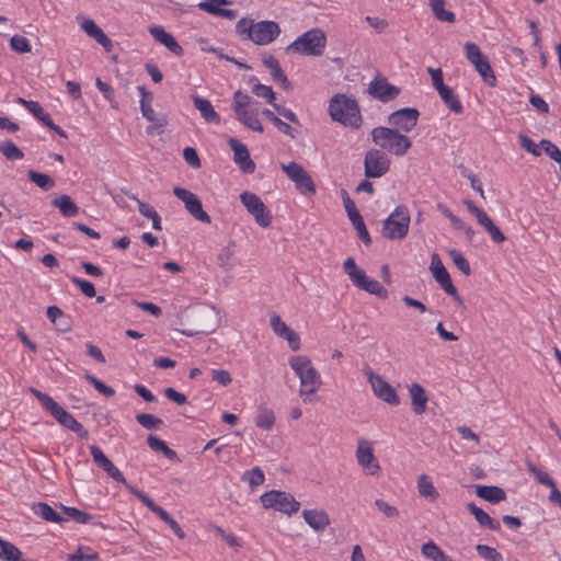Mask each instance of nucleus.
Instances as JSON below:
<instances>
[{
	"label": "nucleus",
	"instance_id": "f257e3e1",
	"mask_svg": "<svg viewBox=\"0 0 561 561\" xmlns=\"http://www.w3.org/2000/svg\"><path fill=\"white\" fill-rule=\"evenodd\" d=\"M181 324L180 331L186 336L208 334L218 325L217 312L214 308H191L182 312Z\"/></svg>",
	"mask_w": 561,
	"mask_h": 561
},
{
	"label": "nucleus",
	"instance_id": "f03ea898",
	"mask_svg": "<svg viewBox=\"0 0 561 561\" xmlns=\"http://www.w3.org/2000/svg\"><path fill=\"white\" fill-rule=\"evenodd\" d=\"M289 366L300 380L299 394L304 402H310L320 388L322 381L319 371L312 366L310 358L306 355H295L289 358Z\"/></svg>",
	"mask_w": 561,
	"mask_h": 561
},
{
	"label": "nucleus",
	"instance_id": "7ed1b4c3",
	"mask_svg": "<svg viewBox=\"0 0 561 561\" xmlns=\"http://www.w3.org/2000/svg\"><path fill=\"white\" fill-rule=\"evenodd\" d=\"M237 33L244 39L256 45H267L274 42L280 34V27L275 21L254 22L252 19L242 18L236 25Z\"/></svg>",
	"mask_w": 561,
	"mask_h": 561
},
{
	"label": "nucleus",
	"instance_id": "20e7f679",
	"mask_svg": "<svg viewBox=\"0 0 561 561\" xmlns=\"http://www.w3.org/2000/svg\"><path fill=\"white\" fill-rule=\"evenodd\" d=\"M329 114L334 122L353 129H358L363 122L358 103L345 94H336L330 100Z\"/></svg>",
	"mask_w": 561,
	"mask_h": 561
},
{
	"label": "nucleus",
	"instance_id": "39448f33",
	"mask_svg": "<svg viewBox=\"0 0 561 561\" xmlns=\"http://www.w3.org/2000/svg\"><path fill=\"white\" fill-rule=\"evenodd\" d=\"M373 142L381 149L396 154L403 156L412 146L410 138L398 129L378 126L371 130Z\"/></svg>",
	"mask_w": 561,
	"mask_h": 561
},
{
	"label": "nucleus",
	"instance_id": "423d86ee",
	"mask_svg": "<svg viewBox=\"0 0 561 561\" xmlns=\"http://www.w3.org/2000/svg\"><path fill=\"white\" fill-rule=\"evenodd\" d=\"M325 45V33L321 28L316 27L298 36L286 47V50L305 56H321Z\"/></svg>",
	"mask_w": 561,
	"mask_h": 561
},
{
	"label": "nucleus",
	"instance_id": "0eeeda50",
	"mask_svg": "<svg viewBox=\"0 0 561 561\" xmlns=\"http://www.w3.org/2000/svg\"><path fill=\"white\" fill-rule=\"evenodd\" d=\"M410 211L407 206L399 205L385 219L381 233L388 240H403L409 232Z\"/></svg>",
	"mask_w": 561,
	"mask_h": 561
},
{
	"label": "nucleus",
	"instance_id": "6e6552de",
	"mask_svg": "<svg viewBox=\"0 0 561 561\" xmlns=\"http://www.w3.org/2000/svg\"><path fill=\"white\" fill-rule=\"evenodd\" d=\"M343 270L357 288L382 299L388 297V290L378 280L368 278L365 271L357 267L353 257H347L344 261Z\"/></svg>",
	"mask_w": 561,
	"mask_h": 561
},
{
	"label": "nucleus",
	"instance_id": "1a4fd4ad",
	"mask_svg": "<svg viewBox=\"0 0 561 561\" xmlns=\"http://www.w3.org/2000/svg\"><path fill=\"white\" fill-rule=\"evenodd\" d=\"M260 500L264 508H273L287 515L297 513L300 508V503L284 491L272 490L262 494Z\"/></svg>",
	"mask_w": 561,
	"mask_h": 561
},
{
	"label": "nucleus",
	"instance_id": "9d476101",
	"mask_svg": "<svg viewBox=\"0 0 561 561\" xmlns=\"http://www.w3.org/2000/svg\"><path fill=\"white\" fill-rule=\"evenodd\" d=\"M466 57L474 66L476 70L489 85H495L496 78L488 58L481 53L477 44L467 42L465 44Z\"/></svg>",
	"mask_w": 561,
	"mask_h": 561
},
{
	"label": "nucleus",
	"instance_id": "9b49d317",
	"mask_svg": "<svg viewBox=\"0 0 561 561\" xmlns=\"http://www.w3.org/2000/svg\"><path fill=\"white\" fill-rule=\"evenodd\" d=\"M430 270L433 274L435 280L440 285L443 290L453 297V299L458 304L462 305L463 301L458 294L457 288L454 286L450 275L446 267L444 266L439 255L437 253H433L431 256V265Z\"/></svg>",
	"mask_w": 561,
	"mask_h": 561
},
{
	"label": "nucleus",
	"instance_id": "f8f14e48",
	"mask_svg": "<svg viewBox=\"0 0 561 561\" xmlns=\"http://www.w3.org/2000/svg\"><path fill=\"white\" fill-rule=\"evenodd\" d=\"M240 201L243 206L247 208L249 214H251L255 222L262 227L267 228L272 222V215L266 209V206L262 202V199L254 193L243 192L240 194Z\"/></svg>",
	"mask_w": 561,
	"mask_h": 561
},
{
	"label": "nucleus",
	"instance_id": "ddd939ff",
	"mask_svg": "<svg viewBox=\"0 0 561 561\" xmlns=\"http://www.w3.org/2000/svg\"><path fill=\"white\" fill-rule=\"evenodd\" d=\"M365 375L377 398L391 405H398L400 403L396 389L381 376L375 374L369 367L365 369Z\"/></svg>",
	"mask_w": 561,
	"mask_h": 561
},
{
	"label": "nucleus",
	"instance_id": "4468645a",
	"mask_svg": "<svg viewBox=\"0 0 561 561\" xmlns=\"http://www.w3.org/2000/svg\"><path fill=\"white\" fill-rule=\"evenodd\" d=\"M390 169V159L378 149H370L364 159V171L366 178H381Z\"/></svg>",
	"mask_w": 561,
	"mask_h": 561
},
{
	"label": "nucleus",
	"instance_id": "2eb2a0df",
	"mask_svg": "<svg viewBox=\"0 0 561 561\" xmlns=\"http://www.w3.org/2000/svg\"><path fill=\"white\" fill-rule=\"evenodd\" d=\"M173 194L184 203L185 209L197 220L210 224L209 215L203 209L202 202L198 196L186 188L174 187Z\"/></svg>",
	"mask_w": 561,
	"mask_h": 561
},
{
	"label": "nucleus",
	"instance_id": "dca6fc26",
	"mask_svg": "<svg viewBox=\"0 0 561 561\" xmlns=\"http://www.w3.org/2000/svg\"><path fill=\"white\" fill-rule=\"evenodd\" d=\"M468 211L476 217L478 224L489 233L492 241L495 243H502L506 240L505 234L501 229L493 222L490 216L471 201H465Z\"/></svg>",
	"mask_w": 561,
	"mask_h": 561
},
{
	"label": "nucleus",
	"instance_id": "f3484780",
	"mask_svg": "<svg viewBox=\"0 0 561 561\" xmlns=\"http://www.w3.org/2000/svg\"><path fill=\"white\" fill-rule=\"evenodd\" d=\"M419 116L420 112L416 108L403 107L392 112L387 122L390 126L396 127L394 129H398L399 133H409L416 126Z\"/></svg>",
	"mask_w": 561,
	"mask_h": 561
},
{
	"label": "nucleus",
	"instance_id": "a211bd4d",
	"mask_svg": "<svg viewBox=\"0 0 561 561\" xmlns=\"http://www.w3.org/2000/svg\"><path fill=\"white\" fill-rule=\"evenodd\" d=\"M357 463L368 476H376L380 471V465L374 455V450L366 439H359L356 449Z\"/></svg>",
	"mask_w": 561,
	"mask_h": 561
},
{
	"label": "nucleus",
	"instance_id": "6ab92c4d",
	"mask_svg": "<svg viewBox=\"0 0 561 561\" xmlns=\"http://www.w3.org/2000/svg\"><path fill=\"white\" fill-rule=\"evenodd\" d=\"M228 145L233 151V161L239 169L247 174L255 171V163L250 157L248 147L234 138L228 139Z\"/></svg>",
	"mask_w": 561,
	"mask_h": 561
},
{
	"label": "nucleus",
	"instance_id": "aec40b11",
	"mask_svg": "<svg viewBox=\"0 0 561 561\" xmlns=\"http://www.w3.org/2000/svg\"><path fill=\"white\" fill-rule=\"evenodd\" d=\"M368 92L381 102H390L400 94V89L390 84L386 78H376L369 83Z\"/></svg>",
	"mask_w": 561,
	"mask_h": 561
},
{
	"label": "nucleus",
	"instance_id": "412c9836",
	"mask_svg": "<svg viewBox=\"0 0 561 561\" xmlns=\"http://www.w3.org/2000/svg\"><path fill=\"white\" fill-rule=\"evenodd\" d=\"M149 33L153 36V38L160 44L164 45L171 53L176 56H182L184 54L183 48L176 42L174 36L168 33L162 26L153 25L149 27Z\"/></svg>",
	"mask_w": 561,
	"mask_h": 561
},
{
	"label": "nucleus",
	"instance_id": "4be33fe9",
	"mask_svg": "<svg viewBox=\"0 0 561 561\" xmlns=\"http://www.w3.org/2000/svg\"><path fill=\"white\" fill-rule=\"evenodd\" d=\"M30 391L42 403L44 409L47 410L54 416V419L57 422L60 423V420H62L67 415L68 412L47 393H44L33 387L30 388Z\"/></svg>",
	"mask_w": 561,
	"mask_h": 561
},
{
	"label": "nucleus",
	"instance_id": "5701e85b",
	"mask_svg": "<svg viewBox=\"0 0 561 561\" xmlns=\"http://www.w3.org/2000/svg\"><path fill=\"white\" fill-rule=\"evenodd\" d=\"M81 28L98 44H100L106 51H111L113 43L110 37L102 31V28L92 20L85 19L81 23Z\"/></svg>",
	"mask_w": 561,
	"mask_h": 561
},
{
	"label": "nucleus",
	"instance_id": "b1692460",
	"mask_svg": "<svg viewBox=\"0 0 561 561\" xmlns=\"http://www.w3.org/2000/svg\"><path fill=\"white\" fill-rule=\"evenodd\" d=\"M263 65L270 69L273 80L279 83L285 90H290L291 84L284 73L278 60L270 54H264L262 57Z\"/></svg>",
	"mask_w": 561,
	"mask_h": 561
},
{
	"label": "nucleus",
	"instance_id": "393cba45",
	"mask_svg": "<svg viewBox=\"0 0 561 561\" xmlns=\"http://www.w3.org/2000/svg\"><path fill=\"white\" fill-rule=\"evenodd\" d=\"M302 517L316 531H323L331 523L330 516L324 510H304Z\"/></svg>",
	"mask_w": 561,
	"mask_h": 561
},
{
	"label": "nucleus",
	"instance_id": "a878e982",
	"mask_svg": "<svg viewBox=\"0 0 561 561\" xmlns=\"http://www.w3.org/2000/svg\"><path fill=\"white\" fill-rule=\"evenodd\" d=\"M409 393L414 413L423 414L426 410V403L428 401L425 389L420 383L413 382L409 387Z\"/></svg>",
	"mask_w": 561,
	"mask_h": 561
},
{
	"label": "nucleus",
	"instance_id": "bb28decb",
	"mask_svg": "<svg viewBox=\"0 0 561 561\" xmlns=\"http://www.w3.org/2000/svg\"><path fill=\"white\" fill-rule=\"evenodd\" d=\"M127 490L139 499L146 507L159 516L164 523L170 519L171 515L164 508L156 504L144 491L138 490L133 485H127Z\"/></svg>",
	"mask_w": 561,
	"mask_h": 561
},
{
	"label": "nucleus",
	"instance_id": "cd10ccee",
	"mask_svg": "<svg viewBox=\"0 0 561 561\" xmlns=\"http://www.w3.org/2000/svg\"><path fill=\"white\" fill-rule=\"evenodd\" d=\"M192 100H193L195 108L199 111L201 115L207 123H214V124L220 123V116L215 111L210 101H208L204 98H201L198 95H192Z\"/></svg>",
	"mask_w": 561,
	"mask_h": 561
},
{
	"label": "nucleus",
	"instance_id": "c85d7f7f",
	"mask_svg": "<svg viewBox=\"0 0 561 561\" xmlns=\"http://www.w3.org/2000/svg\"><path fill=\"white\" fill-rule=\"evenodd\" d=\"M467 510L476 517L480 526L488 527L491 530H499L501 528L497 520L493 519L486 512L478 507L474 503H468Z\"/></svg>",
	"mask_w": 561,
	"mask_h": 561
},
{
	"label": "nucleus",
	"instance_id": "c756f323",
	"mask_svg": "<svg viewBox=\"0 0 561 561\" xmlns=\"http://www.w3.org/2000/svg\"><path fill=\"white\" fill-rule=\"evenodd\" d=\"M33 512L43 518L44 520L61 524L64 522H67V518H65L61 514L57 513L50 505L44 502H38L33 505Z\"/></svg>",
	"mask_w": 561,
	"mask_h": 561
},
{
	"label": "nucleus",
	"instance_id": "7c9ffc66",
	"mask_svg": "<svg viewBox=\"0 0 561 561\" xmlns=\"http://www.w3.org/2000/svg\"><path fill=\"white\" fill-rule=\"evenodd\" d=\"M476 493L479 497L491 503H499L506 499L505 491L495 485H477Z\"/></svg>",
	"mask_w": 561,
	"mask_h": 561
},
{
	"label": "nucleus",
	"instance_id": "2f4dec72",
	"mask_svg": "<svg viewBox=\"0 0 561 561\" xmlns=\"http://www.w3.org/2000/svg\"><path fill=\"white\" fill-rule=\"evenodd\" d=\"M51 205L59 209L65 217H75L79 214V207L69 195H60L51 201Z\"/></svg>",
	"mask_w": 561,
	"mask_h": 561
},
{
	"label": "nucleus",
	"instance_id": "473e14b6",
	"mask_svg": "<svg viewBox=\"0 0 561 561\" xmlns=\"http://www.w3.org/2000/svg\"><path fill=\"white\" fill-rule=\"evenodd\" d=\"M18 102L22 104L30 113H32L38 121H41L45 126H50L53 122L50 115L44 111L41 104L36 101H27L22 98H19Z\"/></svg>",
	"mask_w": 561,
	"mask_h": 561
},
{
	"label": "nucleus",
	"instance_id": "72a5a7b5",
	"mask_svg": "<svg viewBox=\"0 0 561 561\" xmlns=\"http://www.w3.org/2000/svg\"><path fill=\"white\" fill-rule=\"evenodd\" d=\"M438 94L444 102V104L454 113L460 114L463 111L462 104L459 101V98L451 88L448 85L438 91Z\"/></svg>",
	"mask_w": 561,
	"mask_h": 561
},
{
	"label": "nucleus",
	"instance_id": "f704fd0d",
	"mask_svg": "<svg viewBox=\"0 0 561 561\" xmlns=\"http://www.w3.org/2000/svg\"><path fill=\"white\" fill-rule=\"evenodd\" d=\"M129 198H131V199L137 202L139 213L144 217H147V218L151 219L152 220V228L154 230L160 231L162 229V227H161V217L154 210V208L151 207L150 205L141 202L136 195H129Z\"/></svg>",
	"mask_w": 561,
	"mask_h": 561
},
{
	"label": "nucleus",
	"instance_id": "c9c22d12",
	"mask_svg": "<svg viewBox=\"0 0 561 561\" xmlns=\"http://www.w3.org/2000/svg\"><path fill=\"white\" fill-rule=\"evenodd\" d=\"M236 116H237V119L241 124H243L245 127H248L249 129L256 131V133L264 131V127H263L262 123L260 122L256 112L248 110V111L238 113Z\"/></svg>",
	"mask_w": 561,
	"mask_h": 561
},
{
	"label": "nucleus",
	"instance_id": "e433bc0d",
	"mask_svg": "<svg viewBox=\"0 0 561 561\" xmlns=\"http://www.w3.org/2000/svg\"><path fill=\"white\" fill-rule=\"evenodd\" d=\"M147 443L149 445V447L156 451V453H161L163 454V456L165 458H168L169 460H172V461H175L178 460V455L176 453L171 449L164 440L160 439L159 437L154 436V435H149L147 437Z\"/></svg>",
	"mask_w": 561,
	"mask_h": 561
},
{
	"label": "nucleus",
	"instance_id": "4c0bfd02",
	"mask_svg": "<svg viewBox=\"0 0 561 561\" xmlns=\"http://www.w3.org/2000/svg\"><path fill=\"white\" fill-rule=\"evenodd\" d=\"M422 554L432 561H453L435 542L428 541L422 546Z\"/></svg>",
	"mask_w": 561,
	"mask_h": 561
},
{
	"label": "nucleus",
	"instance_id": "58836bf2",
	"mask_svg": "<svg viewBox=\"0 0 561 561\" xmlns=\"http://www.w3.org/2000/svg\"><path fill=\"white\" fill-rule=\"evenodd\" d=\"M430 7L434 16L442 22L453 23L456 20L451 11L445 9V0H430Z\"/></svg>",
	"mask_w": 561,
	"mask_h": 561
},
{
	"label": "nucleus",
	"instance_id": "ea45409f",
	"mask_svg": "<svg viewBox=\"0 0 561 561\" xmlns=\"http://www.w3.org/2000/svg\"><path fill=\"white\" fill-rule=\"evenodd\" d=\"M262 114L283 134L289 136L290 138H296V135H295V131H294V128L285 123L284 121H282L277 115L274 114V112H272L271 110L268 108H263L262 110Z\"/></svg>",
	"mask_w": 561,
	"mask_h": 561
},
{
	"label": "nucleus",
	"instance_id": "a19ab883",
	"mask_svg": "<svg viewBox=\"0 0 561 561\" xmlns=\"http://www.w3.org/2000/svg\"><path fill=\"white\" fill-rule=\"evenodd\" d=\"M417 490L420 495L426 499L436 500L439 495L432 482V479L426 474L420 476L417 480Z\"/></svg>",
	"mask_w": 561,
	"mask_h": 561
},
{
	"label": "nucleus",
	"instance_id": "79ce46f5",
	"mask_svg": "<svg viewBox=\"0 0 561 561\" xmlns=\"http://www.w3.org/2000/svg\"><path fill=\"white\" fill-rule=\"evenodd\" d=\"M60 508L64 512L62 516L67 518V520L72 519L78 524H88L93 519L92 515L76 507H69L60 504Z\"/></svg>",
	"mask_w": 561,
	"mask_h": 561
},
{
	"label": "nucleus",
	"instance_id": "37998d69",
	"mask_svg": "<svg viewBox=\"0 0 561 561\" xmlns=\"http://www.w3.org/2000/svg\"><path fill=\"white\" fill-rule=\"evenodd\" d=\"M22 552L13 543L0 538V559L4 561H20Z\"/></svg>",
	"mask_w": 561,
	"mask_h": 561
},
{
	"label": "nucleus",
	"instance_id": "c03bdc74",
	"mask_svg": "<svg viewBox=\"0 0 561 561\" xmlns=\"http://www.w3.org/2000/svg\"><path fill=\"white\" fill-rule=\"evenodd\" d=\"M241 480L248 482L250 488L254 490L264 483L265 476L260 467H254L251 470L243 472Z\"/></svg>",
	"mask_w": 561,
	"mask_h": 561
},
{
	"label": "nucleus",
	"instance_id": "a18cd8bd",
	"mask_svg": "<svg viewBox=\"0 0 561 561\" xmlns=\"http://www.w3.org/2000/svg\"><path fill=\"white\" fill-rule=\"evenodd\" d=\"M27 176L31 182L35 183L38 187H41L44 191H49L55 186L54 179L45 173L30 170L27 172Z\"/></svg>",
	"mask_w": 561,
	"mask_h": 561
},
{
	"label": "nucleus",
	"instance_id": "49530a36",
	"mask_svg": "<svg viewBox=\"0 0 561 561\" xmlns=\"http://www.w3.org/2000/svg\"><path fill=\"white\" fill-rule=\"evenodd\" d=\"M140 111L142 116L148 121L151 122L156 127H164L167 125V119L162 115H158L151 105L144 104V102H140Z\"/></svg>",
	"mask_w": 561,
	"mask_h": 561
},
{
	"label": "nucleus",
	"instance_id": "de8ad7c7",
	"mask_svg": "<svg viewBox=\"0 0 561 561\" xmlns=\"http://www.w3.org/2000/svg\"><path fill=\"white\" fill-rule=\"evenodd\" d=\"M201 10L211 13L217 16H221L228 20H234L237 18V11L231 9L217 8L213 3L201 2L198 4Z\"/></svg>",
	"mask_w": 561,
	"mask_h": 561
},
{
	"label": "nucleus",
	"instance_id": "09e8293b",
	"mask_svg": "<svg viewBox=\"0 0 561 561\" xmlns=\"http://www.w3.org/2000/svg\"><path fill=\"white\" fill-rule=\"evenodd\" d=\"M275 424V415L271 409H261L255 419V425L265 431H271Z\"/></svg>",
	"mask_w": 561,
	"mask_h": 561
},
{
	"label": "nucleus",
	"instance_id": "8fccbe9b",
	"mask_svg": "<svg viewBox=\"0 0 561 561\" xmlns=\"http://www.w3.org/2000/svg\"><path fill=\"white\" fill-rule=\"evenodd\" d=\"M526 466L528 471L535 477L539 484L547 485L550 489L556 485L554 481L549 477V474L546 471L540 470L531 461H527Z\"/></svg>",
	"mask_w": 561,
	"mask_h": 561
},
{
	"label": "nucleus",
	"instance_id": "3c124183",
	"mask_svg": "<svg viewBox=\"0 0 561 561\" xmlns=\"http://www.w3.org/2000/svg\"><path fill=\"white\" fill-rule=\"evenodd\" d=\"M294 183L296 184L297 190H299L302 194L316 193V185L307 171H305L296 180H294Z\"/></svg>",
	"mask_w": 561,
	"mask_h": 561
},
{
	"label": "nucleus",
	"instance_id": "603ef678",
	"mask_svg": "<svg viewBox=\"0 0 561 561\" xmlns=\"http://www.w3.org/2000/svg\"><path fill=\"white\" fill-rule=\"evenodd\" d=\"M60 424L77 433L81 438H88L89 436L88 431L70 413H67V415L60 420Z\"/></svg>",
	"mask_w": 561,
	"mask_h": 561
},
{
	"label": "nucleus",
	"instance_id": "864d4df0",
	"mask_svg": "<svg viewBox=\"0 0 561 561\" xmlns=\"http://www.w3.org/2000/svg\"><path fill=\"white\" fill-rule=\"evenodd\" d=\"M0 152L11 161L21 160L24 153L11 140H7L0 145Z\"/></svg>",
	"mask_w": 561,
	"mask_h": 561
},
{
	"label": "nucleus",
	"instance_id": "5fc2aeb1",
	"mask_svg": "<svg viewBox=\"0 0 561 561\" xmlns=\"http://www.w3.org/2000/svg\"><path fill=\"white\" fill-rule=\"evenodd\" d=\"M448 255L453 260L454 264L466 275L469 276L471 274V267L468 260L462 255V253L456 249L448 250Z\"/></svg>",
	"mask_w": 561,
	"mask_h": 561
},
{
	"label": "nucleus",
	"instance_id": "6e6d98bb",
	"mask_svg": "<svg viewBox=\"0 0 561 561\" xmlns=\"http://www.w3.org/2000/svg\"><path fill=\"white\" fill-rule=\"evenodd\" d=\"M69 561H95L99 559V553L90 548L79 547L78 550L69 554Z\"/></svg>",
	"mask_w": 561,
	"mask_h": 561
},
{
	"label": "nucleus",
	"instance_id": "4d7b16f0",
	"mask_svg": "<svg viewBox=\"0 0 561 561\" xmlns=\"http://www.w3.org/2000/svg\"><path fill=\"white\" fill-rule=\"evenodd\" d=\"M476 550L479 557L488 561H503L502 554L495 549L486 545H477Z\"/></svg>",
	"mask_w": 561,
	"mask_h": 561
},
{
	"label": "nucleus",
	"instance_id": "13d9d810",
	"mask_svg": "<svg viewBox=\"0 0 561 561\" xmlns=\"http://www.w3.org/2000/svg\"><path fill=\"white\" fill-rule=\"evenodd\" d=\"M84 378L91 383L93 385V387L100 392L102 393L103 396L110 398V397H113L115 394V390L105 385L103 381H101L100 379H98L96 377H94L93 375H91L90 373H85L84 375Z\"/></svg>",
	"mask_w": 561,
	"mask_h": 561
},
{
	"label": "nucleus",
	"instance_id": "bf43d9fd",
	"mask_svg": "<svg viewBox=\"0 0 561 561\" xmlns=\"http://www.w3.org/2000/svg\"><path fill=\"white\" fill-rule=\"evenodd\" d=\"M252 98L248 94H243L241 91H237L233 95V111L237 115L238 113L248 111V106L251 104Z\"/></svg>",
	"mask_w": 561,
	"mask_h": 561
},
{
	"label": "nucleus",
	"instance_id": "052dcab7",
	"mask_svg": "<svg viewBox=\"0 0 561 561\" xmlns=\"http://www.w3.org/2000/svg\"><path fill=\"white\" fill-rule=\"evenodd\" d=\"M11 48L20 54L30 53L32 47L28 39L21 35H14L10 39Z\"/></svg>",
	"mask_w": 561,
	"mask_h": 561
},
{
	"label": "nucleus",
	"instance_id": "680f3d73",
	"mask_svg": "<svg viewBox=\"0 0 561 561\" xmlns=\"http://www.w3.org/2000/svg\"><path fill=\"white\" fill-rule=\"evenodd\" d=\"M252 93L257 98L265 99L268 103L274 104L275 93L270 85H265L262 83H256L252 88Z\"/></svg>",
	"mask_w": 561,
	"mask_h": 561
},
{
	"label": "nucleus",
	"instance_id": "e2e57ef3",
	"mask_svg": "<svg viewBox=\"0 0 561 561\" xmlns=\"http://www.w3.org/2000/svg\"><path fill=\"white\" fill-rule=\"evenodd\" d=\"M137 422L147 430L157 428L162 420L149 413H141L136 415Z\"/></svg>",
	"mask_w": 561,
	"mask_h": 561
},
{
	"label": "nucleus",
	"instance_id": "0e129e2a",
	"mask_svg": "<svg viewBox=\"0 0 561 561\" xmlns=\"http://www.w3.org/2000/svg\"><path fill=\"white\" fill-rule=\"evenodd\" d=\"M90 453L93 458V461L102 470H105V468H107L112 463V461L104 455V453L102 451V449L99 446H96V445L90 446Z\"/></svg>",
	"mask_w": 561,
	"mask_h": 561
},
{
	"label": "nucleus",
	"instance_id": "69168bd1",
	"mask_svg": "<svg viewBox=\"0 0 561 561\" xmlns=\"http://www.w3.org/2000/svg\"><path fill=\"white\" fill-rule=\"evenodd\" d=\"M233 256V250L231 247H225L221 249L219 254L217 255V262L218 265L226 271H229L232 268L231 259Z\"/></svg>",
	"mask_w": 561,
	"mask_h": 561
},
{
	"label": "nucleus",
	"instance_id": "338daca9",
	"mask_svg": "<svg viewBox=\"0 0 561 561\" xmlns=\"http://www.w3.org/2000/svg\"><path fill=\"white\" fill-rule=\"evenodd\" d=\"M539 146L551 160L556 162L561 160V150L550 140L542 139Z\"/></svg>",
	"mask_w": 561,
	"mask_h": 561
},
{
	"label": "nucleus",
	"instance_id": "774afa93",
	"mask_svg": "<svg viewBox=\"0 0 561 561\" xmlns=\"http://www.w3.org/2000/svg\"><path fill=\"white\" fill-rule=\"evenodd\" d=\"M270 324L271 328L273 329V332L279 337H282L290 329L276 313L271 316Z\"/></svg>",
	"mask_w": 561,
	"mask_h": 561
}]
</instances>
